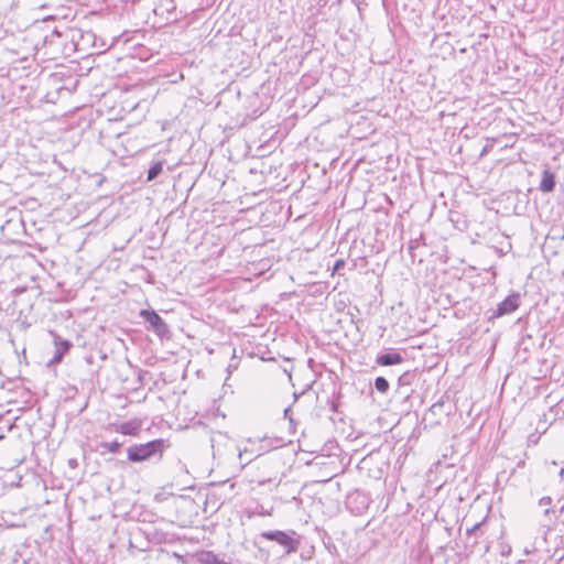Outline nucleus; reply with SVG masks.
<instances>
[{"label":"nucleus","instance_id":"obj_3","mask_svg":"<svg viewBox=\"0 0 564 564\" xmlns=\"http://www.w3.org/2000/svg\"><path fill=\"white\" fill-rule=\"evenodd\" d=\"M295 532H284V531H263L261 533V538L274 541L279 545L282 546L285 554H291L297 551L300 542L294 538Z\"/></svg>","mask_w":564,"mask_h":564},{"label":"nucleus","instance_id":"obj_16","mask_svg":"<svg viewBox=\"0 0 564 564\" xmlns=\"http://www.w3.org/2000/svg\"><path fill=\"white\" fill-rule=\"evenodd\" d=\"M345 265V261L343 259H338L336 260L335 264H334V271H337L339 270L340 268H343Z\"/></svg>","mask_w":564,"mask_h":564},{"label":"nucleus","instance_id":"obj_12","mask_svg":"<svg viewBox=\"0 0 564 564\" xmlns=\"http://www.w3.org/2000/svg\"><path fill=\"white\" fill-rule=\"evenodd\" d=\"M481 525H482V523L478 522V523H475L471 528L467 529V531H466L467 536L468 538H471V536L478 538V536L482 535Z\"/></svg>","mask_w":564,"mask_h":564},{"label":"nucleus","instance_id":"obj_6","mask_svg":"<svg viewBox=\"0 0 564 564\" xmlns=\"http://www.w3.org/2000/svg\"><path fill=\"white\" fill-rule=\"evenodd\" d=\"M403 361V357L399 352H387L377 357V364L380 366L398 365Z\"/></svg>","mask_w":564,"mask_h":564},{"label":"nucleus","instance_id":"obj_5","mask_svg":"<svg viewBox=\"0 0 564 564\" xmlns=\"http://www.w3.org/2000/svg\"><path fill=\"white\" fill-rule=\"evenodd\" d=\"M55 354L50 361V365H58L62 362L64 355L68 352L72 347V343L66 339H62L59 336L54 335Z\"/></svg>","mask_w":564,"mask_h":564},{"label":"nucleus","instance_id":"obj_9","mask_svg":"<svg viewBox=\"0 0 564 564\" xmlns=\"http://www.w3.org/2000/svg\"><path fill=\"white\" fill-rule=\"evenodd\" d=\"M141 315L145 318L148 323H150L155 329H159L162 325L161 317L153 311H142Z\"/></svg>","mask_w":564,"mask_h":564},{"label":"nucleus","instance_id":"obj_13","mask_svg":"<svg viewBox=\"0 0 564 564\" xmlns=\"http://www.w3.org/2000/svg\"><path fill=\"white\" fill-rule=\"evenodd\" d=\"M162 172V163L158 162L153 164L148 173V181H152Z\"/></svg>","mask_w":564,"mask_h":564},{"label":"nucleus","instance_id":"obj_18","mask_svg":"<svg viewBox=\"0 0 564 564\" xmlns=\"http://www.w3.org/2000/svg\"><path fill=\"white\" fill-rule=\"evenodd\" d=\"M563 238H564V235H563Z\"/></svg>","mask_w":564,"mask_h":564},{"label":"nucleus","instance_id":"obj_1","mask_svg":"<svg viewBox=\"0 0 564 564\" xmlns=\"http://www.w3.org/2000/svg\"><path fill=\"white\" fill-rule=\"evenodd\" d=\"M213 455L220 459L238 457L241 466H246L252 462L251 457H246L248 454L247 449L241 451L238 448L234 441L230 440L226 434L220 432L214 433L210 437Z\"/></svg>","mask_w":564,"mask_h":564},{"label":"nucleus","instance_id":"obj_17","mask_svg":"<svg viewBox=\"0 0 564 564\" xmlns=\"http://www.w3.org/2000/svg\"><path fill=\"white\" fill-rule=\"evenodd\" d=\"M258 464L262 465L263 467H267V465H268L264 460H260Z\"/></svg>","mask_w":564,"mask_h":564},{"label":"nucleus","instance_id":"obj_7","mask_svg":"<svg viewBox=\"0 0 564 564\" xmlns=\"http://www.w3.org/2000/svg\"><path fill=\"white\" fill-rule=\"evenodd\" d=\"M555 187L554 174L549 170H544L542 173V180L540 183V189L544 193L552 192Z\"/></svg>","mask_w":564,"mask_h":564},{"label":"nucleus","instance_id":"obj_11","mask_svg":"<svg viewBox=\"0 0 564 564\" xmlns=\"http://www.w3.org/2000/svg\"><path fill=\"white\" fill-rule=\"evenodd\" d=\"M274 479L275 478H273L271 476V474H264V475H261V476H253L251 478V481L258 484L259 486H263V485H265L268 482H272Z\"/></svg>","mask_w":564,"mask_h":564},{"label":"nucleus","instance_id":"obj_14","mask_svg":"<svg viewBox=\"0 0 564 564\" xmlns=\"http://www.w3.org/2000/svg\"><path fill=\"white\" fill-rule=\"evenodd\" d=\"M102 446L110 453H117L121 447V443L115 441L111 443H105Z\"/></svg>","mask_w":564,"mask_h":564},{"label":"nucleus","instance_id":"obj_4","mask_svg":"<svg viewBox=\"0 0 564 564\" xmlns=\"http://www.w3.org/2000/svg\"><path fill=\"white\" fill-rule=\"evenodd\" d=\"M519 305L520 295L518 293H512L498 304L494 316L499 317L502 315L511 314L519 307Z\"/></svg>","mask_w":564,"mask_h":564},{"label":"nucleus","instance_id":"obj_10","mask_svg":"<svg viewBox=\"0 0 564 564\" xmlns=\"http://www.w3.org/2000/svg\"><path fill=\"white\" fill-rule=\"evenodd\" d=\"M375 387L379 392L386 393L389 390V382L383 377H377L375 380Z\"/></svg>","mask_w":564,"mask_h":564},{"label":"nucleus","instance_id":"obj_15","mask_svg":"<svg viewBox=\"0 0 564 564\" xmlns=\"http://www.w3.org/2000/svg\"><path fill=\"white\" fill-rule=\"evenodd\" d=\"M552 503V499L550 497H543L539 500L540 507L544 508V513L547 514L550 512V506Z\"/></svg>","mask_w":564,"mask_h":564},{"label":"nucleus","instance_id":"obj_2","mask_svg":"<svg viewBox=\"0 0 564 564\" xmlns=\"http://www.w3.org/2000/svg\"><path fill=\"white\" fill-rule=\"evenodd\" d=\"M166 444L163 440H154L145 444L134 445L128 448V459L130 462H143L152 456L161 455Z\"/></svg>","mask_w":564,"mask_h":564},{"label":"nucleus","instance_id":"obj_8","mask_svg":"<svg viewBox=\"0 0 564 564\" xmlns=\"http://www.w3.org/2000/svg\"><path fill=\"white\" fill-rule=\"evenodd\" d=\"M140 429V422H124L120 424L118 432L123 435L138 436Z\"/></svg>","mask_w":564,"mask_h":564}]
</instances>
